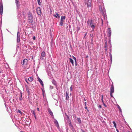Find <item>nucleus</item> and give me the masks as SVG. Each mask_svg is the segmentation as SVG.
<instances>
[{"mask_svg":"<svg viewBox=\"0 0 132 132\" xmlns=\"http://www.w3.org/2000/svg\"><path fill=\"white\" fill-rule=\"evenodd\" d=\"M25 81H26V82L28 83V80H27V79H25Z\"/></svg>","mask_w":132,"mask_h":132,"instance_id":"obj_50","label":"nucleus"},{"mask_svg":"<svg viewBox=\"0 0 132 132\" xmlns=\"http://www.w3.org/2000/svg\"><path fill=\"white\" fill-rule=\"evenodd\" d=\"M52 83H53L54 85H56V82H55V81H52Z\"/></svg>","mask_w":132,"mask_h":132,"instance_id":"obj_44","label":"nucleus"},{"mask_svg":"<svg viewBox=\"0 0 132 132\" xmlns=\"http://www.w3.org/2000/svg\"><path fill=\"white\" fill-rule=\"evenodd\" d=\"M87 23L88 25L90 26L93 24V20H88L87 22Z\"/></svg>","mask_w":132,"mask_h":132,"instance_id":"obj_11","label":"nucleus"},{"mask_svg":"<svg viewBox=\"0 0 132 132\" xmlns=\"http://www.w3.org/2000/svg\"><path fill=\"white\" fill-rule=\"evenodd\" d=\"M105 51H108V48H105Z\"/></svg>","mask_w":132,"mask_h":132,"instance_id":"obj_59","label":"nucleus"},{"mask_svg":"<svg viewBox=\"0 0 132 132\" xmlns=\"http://www.w3.org/2000/svg\"><path fill=\"white\" fill-rule=\"evenodd\" d=\"M70 91H71L72 90V86H71L70 88Z\"/></svg>","mask_w":132,"mask_h":132,"instance_id":"obj_45","label":"nucleus"},{"mask_svg":"<svg viewBox=\"0 0 132 132\" xmlns=\"http://www.w3.org/2000/svg\"><path fill=\"white\" fill-rule=\"evenodd\" d=\"M98 107L100 108H102V106H101V105H99L98 106Z\"/></svg>","mask_w":132,"mask_h":132,"instance_id":"obj_47","label":"nucleus"},{"mask_svg":"<svg viewBox=\"0 0 132 132\" xmlns=\"http://www.w3.org/2000/svg\"><path fill=\"white\" fill-rule=\"evenodd\" d=\"M114 124V126L115 128H117V127H116V124L114 121H113L112 122Z\"/></svg>","mask_w":132,"mask_h":132,"instance_id":"obj_27","label":"nucleus"},{"mask_svg":"<svg viewBox=\"0 0 132 132\" xmlns=\"http://www.w3.org/2000/svg\"><path fill=\"white\" fill-rule=\"evenodd\" d=\"M72 57H73V59L75 60V63L76 64V66L77 65V59H76V57H75L74 56H72Z\"/></svg>","mask_w":132,"mask_h":132,"instance_id":"obj_19","label":"nucleus"},{"mask_svg":"<svg viewBox=\"0 0 132 132\" xmlns=\"http://www.w3.org/2000/svg\"><path fill=\"white\" fill-rule=\"evenodd\" d=\"M33 39L34 40H35V36H34L33 37Z\"/></svg>","mask_w":132,"mask_h":132,"instance_id":"obj_51","label":"nucleus"},{"mask_svg":"<svg viewBox=\"0 0 132 132\" xmlns=\"http://www.w3.org/2000/svg\"><path fill=\"white\" fill-rule=\"evenodd\" d=\"M109 50L110 52H111V47H110L109 48Z\"/></svg>","mask_w":132,"mask_h":132,"instance_id":"obj_53","label":"nucleus"},{"mask_svg":"<svg viewBox=\"0 0 132 132\" xmlns=\"http://www.w3.org/2000/svg\"><path fill=\"white\" fill-rule=\"evenodd\" d=\"M105 48H108V46H107V43L106 42L105 44V46H104Z\"/></svg>","mask_w":132,"mask_h":132,"instance_id":"obj_33","label":"nucleus"},{"mask_svg":"<svg viewBox=\"0 0 132 132\" xmlns=\"http://www.w3.org/2000/svg\"><path fill=\"white\" fill-rule=\"evenodd\" d=\"M20 33L19 31H18L17 35V42H19L20 41Z\"/></svg>","mask_w":132,"mask_h":132,"instance_id":"obj_10","label":"nucleus"},{"mask_svg":"<svg viewBox=\"0 0 132 132\" xmlns=\"http://www.w3.org/2000/svg\"><path fill=\"white\" fill-rule=\"evenodd\" d=\"M54 123L55 124V126L57 127L58 129H59L60 128V127L58 121L55 119H54Z\"/></svg>","mask_w":132,"mask_h":132,"instance_id":"obj_8","label":"nucleus"},{"mask_svg":"<svg viewBox=\"0 0 132 132\" xmlns=\"http://www.w3.org/2000/svg\"><path fill=\"white\" fill-rule=\"evenodd\" d=\"M103 15L104 17V20H106L107 19V17L106 15V14H104V13H103Z\"/></svg>","mask_w":132,"mask_h":132,"instance_id":"obj_16","label":"nucleus"},{"mask_svg":"<svg viewBox=\"0 0 132 132\" xmlns=\"http://www.w3.org/2000/svg\"><path fill=\"white\" fill-rule=\"evenodd\" d=\"M114 92V87L113 83H112V85H111L110 89V93H113Z\"/></svg>","mask_w":132,"mask_h":132,"instance_id":"obj_7","label":"nucleus"},{"mask_svg":"<svg viewBox=\"0 0 132 132\" xmlns=\"http://www.w3.org/2000/svg\"><path fill=\"white\" fill-rule=\"evenodd\" d=\"M32 114H33L34 115V117H35V119H36V117L35 113L34 112V111H32Z\"/></svg>","mask_w":132,"mask_h":132,"instance_id":"obj_32","label":"nucleus"},{"mask_svg":"<svg viewBox=\"0 0 132 132\" xmlns=\"http://www.w3.org/2000/svg\"><path fill=\"white\" fill-rule=\"evenodd\" d=\"M45 53L44 52H43L42 53L41 55V58L42 59H44V58L45 56Z\"/></svg>","mask_w":132,"mask_h":132,"instance_id":"obj_13","label":"nucleus"},{"mask_svg":"<svg viewBox=\"0 0 132 132\" xmlns=\"http://www.w3.org/2000/svg\"><path fill=\"white\" fill-rule=\"evenodd\" d=\"M109 55H110V60H111V63L112 61V55H111V52L109 53Z\"/></svg>","mask_w":132,"mask_h":132,"instance_id":"obj_23","label":"nucleus"},{"mask_svg":"<svg viewBox=\"0 0 132 132\" xmlns=\"http://www.w3.org/2000/svg\"><path fill=\"white\" fill-rule=\"evenodd\" d=\"M90 27H91L92 28V30L94 31L95 28V26L94 25L92 24L90 26Z\"/></svg>","mask_w":132,"mask_h":132,"instance_id":"obj_22","label":"nucleus"},{"mask_svg":"<svg viewBox=\"0 0 132 132\" xmlns=\"http://www.w3.org/2000/svg\"><path fill=\"white\" fill-rule=\"evenodd\" d=\"M28 19L29 22L32 23L33 21V18L32 14L30 12L28 14Z\"/></svg>","mask_w":132,"mask_h":132,"instance_id":"obj_1","label":"nucleus"},{"mask_svg":"<svg viewBox=\"0 0 132 132\" xmlns=\"http://www.w3.org/2000/svg\"><path fill=\"white\" fill-rule=\"evenodd\" d=\"M27 89V92H28V94H30V93H29V90L28 89Z\"/></svg>","mask_w":132,"mask_h":132,"instance_id":"obj_42","label":"nucleus"},{"mask_svg":"<svg viewBox=\"0 0 132 132\" xmlns=\"http://www.w3.org/2000/svg\"><path fill=\"white\" fill-rule=\"evenodd\" d=\"M117 106L118 108L119 109H120L121 108H120V106L118 105H117Z\"/></svg>","mask_w":132,"mask_h":132,"instance_id":"obj_43","label":"nucleus"},{"mask_svg":"<svg viewBox=\"0 0 132 132\" xmlns=\"http://www.w3.org/2000/svg\"><path fill=\"white\" fill-rule=\"evenodd\" d=\"M66 97L67 100H68L69 98V97L68 93L66 92Z\"/></svg>","mask_w":132,"mask_h":132,"instance_id":"obj_24","label":"nucleus"},{"mask_svg":"<svg viewBox=\"0 0 132 132\" xmlns=\"http://www.w3.org/2000/svg\"><path fill=\"white\" fill-rule=\"evenodd\" d=\"M65 119H67L66 118H65V117H64V120L65 121Z\"/></svg>","mask_w":132,"mask_h":132,"instance_id":"obj_63","label":"nucleus"},{"mask_svg":"<svg viewBox=\"0 0 132 132\" xmlns=\"http://www.w3.org/2000/svg\"><path fill=\"white\" fill-rule=\"evenodd\" d=\"M103 12H104V14H106L105 9V8L103 6Z\"/></svg>","mask_w":132,"mask_h":132,"instance_id":"obj_30","label":"nucleus"},{"mask_svg":"<svg viewBox=\"0 0 132 132\" xmlns=\"http://www.w3.org/2000/svg\"><path fill=\"white\" fill-rule=\"evenodd\" d=\"M28 60L27 59H25L21 62V64L23 65H26L28 63Z\"/></svg>","mask_w":132,"mask_h":132,"instance_id":"obj_6","label":"nucleus"},{"mask_svg":"<svg viewBox=\"0 0 132 132\" xmlns=\"http://www.w3.org/2000/svg\"><path fill=\"white\" fill-rule=\"evenodd\" d=\"M37 78L38 79V81L39 82L40 84L42 85V86L43 87H44V84H43V82L42 81V80L38 77Z\"/></svg>","mask_w":132,"mask_h":132,"instance_id":"obj_12","label":"nucleus"},{"mask_svg":"<svg viewBox=\"0 0 132 132\" xmlns=\"http://www.w3.org/2000/svg\"><path fill=\"white\" fill-rule=\"evenodd\" d=\"M18 112H19V113H21H21H22V112H21V111L20 110H18Z\"/></svg>","mask_w":132,"mask_h":132,"instance_id":"obj_46","label":"nucleus"},{"mask_svg":"<svg viewBox=\"0 0 132 132\" xmlns=\"http://www.w3.org/2000/svg\"><path fill=\"white\" fill-rule=\"evenodd\" d=\"M112 94H113V93H110V95L111 97H113L114 99V97L112 95Z\"/></svg>","mask_w":132,"mask_h":132,"instance_id":"obj_35","label":"nucleus"},{"mask_svg":"<svg viewBox=\"0 0 132 132\" xmlns=\"http://www.w3.org/2000/svg\"><path fill=\"white\" fill-rule=\"evenodd\" d=\"M54 16L56 18H59L60 17L59 14L58 13H56L54 15Z\"/></svg>","mask_w":132,"mask_h":132,"instance_id":"obj_17","label":"nucleus"},{"mask_svg":"<svg viewBox=\"0 0 132 132\" xmlns=\"http://www.w3.org/2000/svg\"><path fill=\"white\" fill-rule=\"evenodd\" d=\"M119 110L120 112V114H122V112L121 108H120V109H119Z\"/></svg>","mask_w":132,"mask_h":132,"instance_id":"obj_38","label":"nucleus"},{"mask_svg":"<svg viewBox=\"0 0 132 132\" xmlns=\"http://www.w3.org/2000/svg\"><path fill=\"white\" fill-rule=\"evenodd\" d=\"M69 60L70 61V62H71V63L72 64V65L73 66L74 65V64L73 60L71 58H70Z\"/></svg>","mask_w":132,"mask_h":132,"instance_id":"obj_15","label":"nucleus"},{"mask_svg":"<svg viewBox=\"0 0 132 132\" xmlns=\"http://www.w3.org/2000/svg\"><path fill=\"white\" fill-rule=\"evenodd\" d=\"M101 20H102V26L103 25V20L102 19H101Z\"/></svg>","mask_w":132,"mask_h":132,"instance_id":"obj_49","label":"nucleus"},{"mask_svg":"<svg viewBox=\"0 0 132 132\" xmlns=\"http://www.w3.org/2000/svg\"><path fill=\"white\" fill-rule=\"evenodd\" d=\"M85 109H86L87 110V107H86V106H85Z\"/></svg>","mask_w":132,"mask_h":132,"instance_id":"obj_54","label":"nucleus"},{"mask_svg":"<svg viewBox=\"0 0 132 132\" xmlns=\"http://www.w3.org/2000/svg\"><path fill=\"white\" fill-rule=\"evenodd\" d=\"M22 14H23V18H25V17H26L25 14L24 13H22Z\"/></svg>","mask_w":132,"mask_h":132,"instance_id":"obj_37","label":"nucleus"},{"mask_svg":"<svg viewBox=\"0 0 132 132\" xmlns=\"http://www.w3.org/2000/svg\"><path fill=\"white\" fill-rule=\"evenodd\" d=\"M20 16V14H18V16Z\"/></svg>","mask_w":132,"mask_h":132,"instance_id":"obj_61","label":"nucleus"},{"mask_svg":"<svg viewBox=\"0 0 132 132\" xmlns=\"http://www.w3.org/2000/svg\"><path fill=\"white\" fill-rule=\"evenodd\" d=\"M65 16H62L61 17V19L62 20H63L64 21V20L65 19Z\"/></svg>","mask_w":132,"mask_h":132,"instance_id":"obj_26","label":"nucleus"},{"mask_svg":"<svg viewBox=\"0 0 132 132\" xmlns=\"http://www.w3.org/2000/svg\"><path fill=\"white\" fill-rule=\"evenodd\" d=\"M64 21L62 20L61 19L60 20V24L61 26H62L63 25L64 22Z\"/></svg>","mask_w":132,"mask_h":132,"instance_id":"obj_21","label":"nucleus"},{"mask_svg":"<svg viewBox=\"0 0 132 132\" xmlns=\"http://www.w3.org/2000/svg\"><path fill=\"white\" fill-rule=\"evenodd\" d=\"M5 76V75L4 74H2V76L3 77H4Z\"/></svg>","mask_w":132,"mask_h":132,"instance_id":"obj_48","label":"nucleus"},{"mask_svg":"<svg viewBox=\"0 0 132 132\" xmlns=\"http://www.w3.org/2000/svg\"><path fill=\"white\" fill-rule=\"evenodd\" d=\"M3 7L2 2H0V15H2L3 12Z\"/></svg>","mask_w":132,"mask_h":132,"instance_id":"obj_4","label":"nucleus"},{"mask_svg":"<svg viewBox=\"0 0 132 132\" xmlns=\"http://www.w3.org/2000/svg\"><path fill=\"white\" fill-rule=\"evenodd\" d=\"M101 101L102 103H103V95H101Z\"/></svg>","mask_w":132,"mask_h":132,"instance_id":"obj_34","label":"nucleus"},{"mask_svg":"<svg viewBox=\"0 0 132 132\" xmlns=\"http://www.w3.org/2000/svg\"><path fill=\"white\" fill-rule=\"evenodd\" d=\"M116 130L117 132H119V131L117 129H116Z\"/></svg>","mask_w":132,"mask_h":132,"instance_id":"obj_60","label":"nucleus"},{"mask_svg":"<svg viewBox=\"0 0 132 132\" xmlns=\"http://www.w3.org/2000/svg\"><path fill=\"white\" fill-rule=\"evenodd\" d=\"M107 32L108 35V37L109 39H110L111 34V31L110 28H108L107 30Z\"/></svg>","mask_w":132,"mask_h":132,"instance_id":"obj_3","label":"nucleus"},{"mask_svg":"<svg viewBox=\"0 0 132 132\" xmlns=\"http://www.w3.org/2000/svg\"><path fill=\"white\" fill-rule=\"evenodd\" d=\"M54 87L52 86H50V89H52Z\"/></svg>","mask_w":132,"mask_h":132,"instance_id":"obj_41","label":"nucleus"},{"mask_svg":"<svg viewBox=\"0 0 132 132\" xmlns=\"http://www.w3.org/2000/svg\"><path fill=\"white\" fill-rule=\"evenodd\" d=\"M72 57H73V59L75 60V63L76 64V66L77 65V59H76V57H75L74 56H72Z\"/></svg>","mask_w":132,"mask_h":132,"instance_id":"obj_20","label":"nucleus"},{"mask_svg":"<svg viewBox=\"0 0 132 132\" xmlns=\"http://www.w3.org/2000/svg\"><path fill=\"white\" fill-rule=\"evenodd\" d=\"M37 2L38 4L39 5H41V2L40 1V0H37Z\"/></svg>","mask_w":132,"mask_h":132,"instance_id":"obj_31","label":"nucleus"},{"mask_svg":"<svg viewBox=\"0 0 132 132\" xmlns=\"http://www.w3.org/2000/svg\"><path fill=\"white\" fill-rule=\"evenodd\" d=\"M37 110L38 111H39V108H37Z\"/></svg>","mask_w":132,"mask_h":132,"instance_id":"obj_55","label":"nucleus"},{"mask_svg":"<svg viewBox=\"0 0 132 132\" xmlns=\"http://www.w3.org/2000/svg\"><path fill=\"white\" fill-rule=\"evenodd\" d=\"M103 103V105L105 107H107V106L104 104V102H103V103Z\"/></svg>","mask_w":132,"mask_h":132,"instance_id":"obj_40","label":"nucleus"},{"mask_svg":"<svg viewBox=\"0 0 132 132\" xmlns=\"http://www.w3.org/2000/svg\"><path fill=\"white\" fill-rule=\"evenodd\" d=\"M36 11L38 15L40 16L41 15L42 12L41 9L40 7H38L37 8Z\"/></svg>","mask_w":132,"mask_h":132,"instance_id":"obj_5","label":"nucleus"},{"mask_svg":"<svg viewBox=\"0 0 132 132\" xmlns=\"http://www.w3.org/2000/svg\"><path fill=\"white\" fill-rule=\"evenodd\" d=\"M20 132H23V131H20Z\"/></svg>","mask_w":132,"mask_h":132,"instance_id":"obj_64","label":"nucleus"},{"mask_svg":"<svg viewBox=\"0 0 132 132\" xmlns=\"http://www.w3.org/2000/svg\"><path fill=\"white\" fill-rule=\"evenodd\" d=\"M15 2L17 7V9H18L20 7V5L19 2L18 0H15Z\"/></svg>","mask_w":132,"mask_h":132,"instance_id":"obj_9","label":"nucleus"},{"mask_svg":"<svg viewBox=\"0 0 132 132\" xmlns=\"http://www.w3.org/2000/svg\"><path fill=\"white\" fill-rule=\"evenodd\" d=\"M28 80L29 81L31 82L33 80V78L31 77H29L28 78Z\"/></svg>","mask_w":132,"mask_h":132,"instance_id":"obj_28","label":"nucleus"},{"mask_svg":"<svg viewBox=\"0 0 132 132\" xmlns=\"http://www.w3.org/2000/svg\"><path fill=\"white\" fill-rule=\"evenodd\" d=\"M91 41L92 42L93 41V37L91 38Z\"/></svg>","mask_w":132,"mask_h":132,"instance_id":"obj_52","label":"nucleus"},{"mask_svg":"<svg viewBox=\"0 0 132 132\" xmlns=\"http://www.w3.org/2000/svg\"><path fill=\"white\" fill-rule=\"evenodd\" d=\"M90 38H93V34H91L90 35Z\"/></svg>","mask_w":132,"mask_h":132,"instance_id":"obj_39","label":"nucleus"},{"mask_svg":"<svg viewBox=\"0 0 132 132\" xmlns=\"http://www.w3.org/2000/svg\"><path fill=\"white\" fill-rule=\"evenodd\" d=\"M99 10L102 13H104V12H103V11L102 9V8L101 6H100L99 7Z\"/></svg>","mask_w":132,"mask_h":132,"instance_id":"obj_18","label":"nucleus"},{"mask_svg":"<svg viewBox=\"0 0 132 132\" xmlns=\"http://www.w3.org/2000/svg\"><path fill=\"white\" fill-rule=\"evenodd\" d=\"M81 130L82 132H85V131L81 129Z\"/></svg>","mask_w":132,"mask_h":132,"instance_id":"obj_56","label":"nucleus"},{"mask_svg":"<svg viewBox=\"0 0 132 132\" xmlns=\"http://www.w3.org/2000/svg\"><path fill=\"white\" fill-rule=\"evenodd\" d=\"M88 57V55H87V56H86V58H87V57Z\"/></svg>","mask_w":132,"mask_h":132,"instance_id":"obj_62","label":"nucleus"},{"mask_svg":"<svg viewBox=\"0 0 132 132\" xmlns=\"http://www.w3.org/2000/svg\"><path fill=\"white\" fill-rule=\"evenodd\" d=\"M48 112L50 113V115L52 116H53V114L52 112V111H51V109H49L48 110Z\"/></svg>","mask_w":132,"mask_h":132,"instance_id":"obj_14","label":"nucleus"},{"mask_svg":"<svg viewBox=\"0 0 132 132\" xmlns=\"http://www.w3.org/2000/svg\"><path fill=\"white\" fill-rule=\"evenodd\" d=\"M105 53H106L107 54H108V51H105Z\"/></svg>","mask_w":132,"mask_h":132,"instance_id":"obj_58","label":"nucleus"},{"mask_svg":"<svg viewBox=\"0 0 132 132\" xmlns=\"http://www.w3.org/2000/svg\"><path fill=\"white\" fill-rule=\"evenodd\" d=\"M87 6L90 9V11L91 10L92 7L91 6V1L90 0H88L87 2Z\"/></svg>","mask_w":132,"mask_h":132,"instance_id":"obj_2","label":"nucleus"},{"mask_svg":"<svg viewBox=\"0 0 132 132\" xmlns=\"http://www.w3.org/2000/svg\"><path fill=\"white\" fill-rule=\"evenodd\" d=\"M85 106H86V102H85L84 103Z\"/></svg>","mask_w":132,"mask_h":132,"instance_id":"obj_57","label":"nucleus"},{"mask_svg":"<svg viewBox=\"0 0 132 132\" xmlns=\"http://www.w3.org/2000/svg\"><path fill=\"white\" fill-rule=\"evenodd\" d=\"M77 120L79 123H80L81 122V121L80 118H77Z\"/></svg>","mask_w":132,"mask_h":132,"instance_id":"obj_25","label":"nucleus"},{"mask_svg":"<svg viewBox=\"0 0 132 132\" xmlns=\"http://www.w3.org/2000/svg\"><path fill=\"white\" fill-rule=\"evenodd\" d=\"M22 93H21L20 94L21 95L19 97V99L20 101L22 99Z\"/></svg>","mask_w":132,"mask_h":132,"instance_id":"obj_29","label":"nucleus"},{"mask_svg":"<svg viewBox=\"0 0 132 132\" xmlns=\"http://www.w3.org/2000/svg\"><path fill=\"white\" fill-rule=\"evenodd\" d=\"M65 115L67 117V119L68 120V121L69 120V118L68 116V115H67L66 114H65Z\"/></svg>","mask_w":132,"mask_h":132,"instance_id":"obj_36","label":"nucleus"}]
</instances>
